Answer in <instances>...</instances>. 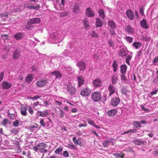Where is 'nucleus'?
Listing matches in <instances>:
<instances>
[{
	"mask_svg": "<svg viewBox=\"0 0 158 158\" xmlns=\"http://www.w3.org/2000/svg\"><path fill=\"white\" fill-rule=\"evenodd\" d=\"M64 37L62 34L59 31L55 32L50 35L49 39L52 40V42L57 44L62 41Z\"/></svg>",
	"mask_w": 158,
	"mask_h": 158,
	"instance_id": "obj_1",
	"label": "nucleus"
},
{
	"mask_svg": "<svg viewBox=\"0 0 158 158\" xmlns=\"http://www.w3.org/2000/svg\"><path fill=\"white\" fill-rule=\"evenodd\" d=\"M70 49H71V50L69 51H68L67 50H64L61 53V56L66 60L68 59L67 57H71L72 53L74 51V48L73 47L71 46Z\"/></svg>",
	"mask_w": 158,
	"mask_h": 158,
	"instance_id": "obj_2",
	"label": "nucleus"
},
{
	"mask_svg": "<svg viewBox=\"0 0 158 158\" xmlns=\"http://www.w3.org/2000/svg\"><path fill=\"white\" fill-rule=\"evenodd\" d=\"M41 21L40 19L38 18H34L31 19L29 21L27 22V25L26 26L27 29L31 30L33 27L32 26H30L29 25L32 24L39 23Z\"/></svg>",
	"mask_w": 158,
	"mask_h": 158,
	"instance_id": "obj_3",
	"label": "nucleus"
},
{
	"mask_svg": "<svg viewBox=\"0 0 158 158\" xmlns=\"http://www.w3.org/2000/svg\"><path fill=\"white\" fill-rule=\"evenodd\" d=\"M91 98L94 102H98L101 98V95L99 92H94L92 94Z\"/></svg>",
	"mask_w": 158,
	"mask_h": 158,
	"instance_id": "obj_4",
	"label": "nucleus"
},
{
	"mask_svg": "<svg viewBox=\"0 0 158 158\" xmlns=\"http://www.w3.org/2000/svg\"><path fill=\"white\" fill-rule=\"evenodd\" d=\"M102 82L103 80H102L98 78L93 81L92 84L94 87L97 88L102 86Z\"/></svg>",
	"mask_w": 158,
	"mask_h": 158,
	"instance_id": "obj_5",
	"label": "nucleus"
},
{
	"mask_svg": "<svg viewBox=\"0 0 158 158\" xmlns=\"http://www.w3.org/2000/svg\"><path fill=\"white\" fill-rule=\"evenodd\" d=\"M48 80L47 79H40L36 82V85L38 87H42L44 86L48 83Z\"/></svg>",
	"mask_w": 158,
	"mask_h": 158,
	"instance_id": "obj_6",
	"label": "nucleus"
},
{
	"mask_svg": "<svg viewBox=\"0 0 158 158\" xmlns=\"http://www.w3.org/2000/svg\"><path fill=\"white\" fill-rule=\"evenodd\" d=\"M90 89L86 88L83 89L81 92L80 94L83 96H88L91 93Z\"/></svg>",
	"mask_w": 158,
	"mask_h": 158,
	"instance_id": "obj_7",
	"label": "nucleus"
},
{
	"mask_svg": "<svg viewBox=\"0 0 158 158\" xmlns=\"http://www.w3.org/2000/svg\"><path fill=\"white\" fill-rule=\"evenodd\" d=\"M77 65L79 68V70L81 71H84L86 66V63L83 61H80L77 63Z\"/></svg>",
	"mask_w": 158,
	"mask_h": 158,
	"instance_id": "obj_8",
	"label": "nucleus"
},
{
	"mask_svg": "<svg viewBox=\"0 0 158 158\" xmlns=\"http://www.w3.org/2000/svg\"><path fill=\"white\" fill-rule=\"evenodd\" d=\"M120 101V100L118 98H114L111 101V105L113 106H116L119 104Z\"/></svg>",
	"mask_w": 158,
	"mask_h": 158,
	"instance_id": "obj_9",
	"label": "nucleus"
},
{
	"mask_svg": "<svg viewBox=\"0 0 158 158\" xmlns=\"http://www.w3.org/2000/svg\"><path fill=\"white\" fill-rule=\"evenodd\" d=\"M46 147V144L44 143H39L35 147L33 148L34 149L38 152L41 150L42 148H44Z\"/></svg>",
	"mask_w": 158,
	"mask_h": 158,
	"instance_id": "obj_10",
	"label": "nucleus"
},
{
	"mask_svg": "<svg viewBox=\"0 0 158 158\" xmlns=\"http://www.w3.org/2000/svg\"><path fill=\"white\" fill-rule=\"evenodd\" d=\"M67 89L71 95H74L76 92L75 87L72 85H69L67 86Z\"/></svg>",
	"mask_w": 158,
	"mask_h": 158,
	"instance_id": "obj_11",
	"label": "nucleus"
},
{
	"mask_svg": "<svg viewBox=\"0 0 158 158\" xmlns=\"http://www.w3.org/2000/svg\"><path fill=\"white\" fill-rule=\"evenodd\" d=\"M2 85L3 89H8L12 86V84L6 81H5L2 82Z\"/></svg>",
	"mask_w": 158,
	"mask_h": 158,
	"instance_id": "obj_12",
	"label": "nucleus"
},
{
	"mask_svg": "<svg viewBox=\"0 0 158 158\" xmlns=\"http://www.w3.org/2000/svg\"><path fill=\"white\" fill-rule=\"evenodd\" d=\"M27 107L24 105H22L21 107V113L22 115L24 116H27Z\"/></svg>",
	"mask_w": 158,
	"mask_h": 158,
	"instance_id": "obj_13",
	"label": "nucleus"
},
{
	"mask_svg": "<svg viewBox=\"0 0 158 158\" xmlns=\"http://www.w3.org/2000/svg\"><path fill=\"white\" fill-rule=\"evenodd\" d=\"M94 11L91 10L90 8H88L86 10L85 14L88 17H92L94 15Z\"/></svg>",
	"mask_w": 158,
	"mask_h": 158,
	"instance_id": "obj_14",
	"label": "nucleus"
},
{
	"mask_svg": "<svg viewBox=\"0 0 158 158\" xmlns=\"http://www.w3.org/2000/svg\"><path fill=\"white\" fill-rule=\"evenodd\" d=\"M77 80L78 82V86L81 87L84 83L85 80L84 77L82 76H79L77 78Z\"/></svg>",
	"mask_w": 158,
	"mask_h": 158,
	"instance_id": "obj_15",
	"label": "nucleus"
},
{
	"mask_svg": "<svg viewBox=\"0 0 158 158\" xmlns=\"http://www.w3.org/2000/svg\"><path fill=\"white\" fill-rule=\"evenodd\" d=\"M140 24L141 27L145 29H148L149 27V25L144 19H143L140 21Z\"/></svg>",
	"mask_w": 158,
	"mask_h": 158,
	"instance_id": "obj_16",
	"label": "nucleus"
},
{
	"mask_svg": "<svg viewBox=\"0 0 158 158\" xmlns=\"http://www.w3.org/2000/svg\"><path fill=\"white\" fill-rule=\"evenodd\" d=\"M125 30L129 34H133L134 33L135 30L134 29L130 26H126Z\"/></svg>",
	"mask_w": 158,
	"mask_h": 158,
	"instance_id": "obj_17",
	"label": "nucleus"
},
{
	"mask_svg": "<svg viewBox=\"0 0 158 158\" xmlns=\"http://www.w3.org/2000/svg\"><path fill=\"white\" fill-rule=\"evenodd\" d=\"M102 144L104 147H107L110 144H111L112 145H114V143L111 141H110V140H107L103 141Z\"/></svg>",
	"mask_w": 158,
	"mask_h": 158,
	"instance_id": "obj_18",
	"label": "nucleus"
},
{
	"mask_svg": "<svg viewBox=\"0 0 158 158\" xmlns=\"http://www.w3.org/2000/svg\"><path fill=\"white\" fill-rule=\"evenodd\" d=\"M113 155L117 158H123L124 155L122 152H119L113 153Z\"/></svg>",
	"mask_w": 158,
	"mask_h": 158,
	"instance_id": "obj_19",
	"label": "nucleus"
},
{
	"mask_svg": "<svg viewBox=\"0 0 158 158\" xmlns=\"http://www.w3.org/2000/svg\"><path fill=\"white\" fill-rule=\"evenodd\" d=\"M108 25L112 30H114L116 28L115 23L112 20H109L108 23Z\"/></svg>",
	"mask_w": 158,
	"mask_h": 158,
	"instance_id": "obj_20",
	"label": "nucleus"
},
{
	"mask_svg": "<svg viewBox=\"0 0 158 158\" xmlns=\"http://www.w3.org/2000/svg\"><path fill=\"white\" fill-rule=\"evenodd\" d=\"M127 17L130 20H132L134 18V16L133 12L131 10H127Z\"/></svg>",
	"mask_w": 158,
	"mask_h": 158,
	"instance_id": "obj_21",
	"label": "nucleus"
},
{
	"mask_svg": "<svg viewBox=\"0 0 158 158\" xmlns=\"http://www.w3.org/2000/svg\"><path fill=\"white\" fill-rule=\"evenodd\" d=\"M108 90L109 92V96H110L114 93L115 91V88L112 85H110L108 87Z\"/></svg>",
	"mask_w": 158,
	"mask_h": 158,
	"instance_id": "obj_22",
	"label": "nucleus"
},
{
	"mask_svg": "<svg viewBox=\"0 0 158 158\" xmlns=\"http://www.w3.org/2000/svg\"><path fill=\"white\" fill-rule=\"evenodd\" d=\"M118 54L120 56L123 57L127 55V53L125 49L122 48L119 51Z\"/></svg>",
	"mask_w": 158,
	"mask_h": 158,
	"instance_id": "obj_23",
	"label": "nucleus"
},
{
	"mask_svg": "<svg viewBox=\"0 0 158 158\" xmlns=\"http://www.w3.org/2000/svg\"><path fill=\"white\" fill-rule=\"evenodd\" d=\"M23 36L22 33H18L14 35L15 38L17 40H21Z\"/></svg>",
	"mask_w": 158,
	"mask_h": 158,
	"instance_id": "obj_24",
	"label": "nucleus"
},
{
	"mask_svg": "<svg viewBox=\"0 0 158 158\" xmlns=\"http://www.w3.org/2000/svg\"><path fill=\"white\" fill-rule=\"evenodd\" d=\"M103 22L99 19L97 18L96 19L95 24L97 27H100L102 25Z\"/></svg>",
	"mask_w": 158,
	"mask_h": 158,
	"instance_id": "obj_25",
	"label": "nucleus"
},
{
	"mask_svg": "<svg viewBox=\"0 0 158 158\" xmlns=\"http://www.w3.org/2000/svg\"><path fill=\"white\" fill-rule=\"evenodd\" d=\"M107 113L109 116H113L117 113V111L114 109H112L108 111Z\"/></svg>",
	"mask_w": 158,
	"mask_h": 158,
	"instance_id": "obj_26",
	"label": "nucleus"
},
{
	"mask_svg": "<svg viewBox=\"0 0 158 158\" xmlns=\"http://www.w3.org/2000/svg\"><path fill=\"white\" fill-rule=\"evenodd\" d=\"M51 74L53 76H55L56 78H60L61 77V73L58 71H55L51 73Z\"/></svg>",
	"mask_w": 158,
	"mask_h": 158,
	"instance_id": "obj_27",
	"label": "nucleus"
},
{
	"mask_svg": "<svg viewBox=\"0 0 158 158\" xmlns=\"http://www.w3.org/2000/svg\"><path fill=\"white\" fill-rule=\"evenodd\" d=\"M80 139H76V137H74L73 138V143L76 145H81V142L80 141Z\"/></svg>",
	"mask_w": 158,
	"mask_h": 158,
	"instance_id": "obj_28",
	"label": "nucleus"
},
{
	"mask_svg": "<svg viewBox=\"0 0 158 158\" xmlns=\"http://www.w3.org/2000/svg\"><path fill=\"white\" fill-rule=\"evenodd\" d=\"M112 83L113 84L117 83L118 81V76L117 74L113 75L112 78Z\"/></svg>",
	"mask_w": 158,
	"mask_h": 158,
	"instance_id": "obj_29",
	"label": "nucleus"
},
{
	"mask_svg": "<svg viewBox=\"0 0 158 158\" xmlns=\"http://www.w3.org/2000/svg\"><path fill=\"white\" fill-rule=\"evenodd\" d=\"M120 72L122 74H125L126 73L127 69V67L126 65H121L120 67Z\"/></svg>",
	"mask_w": 158,
	"mask_h": 158,
	"instance_id": "obj_30",
	"label": "nucleus"
},
{
	"mask_svg": "<svg viewBox=\"0 0 158 158\" xmlns=\"http://www.w3.org/2000/svg\"><path fill=\"white\" fill-rule=\"evenodd\" d=\"M33 76L32 74L29 75L25 78L27 82L29 83L33 79Z\"/></svg>",
	"mask_w": 158,
	"mask_h": 158,
	"instance_id": "obj_31",
	"label": "nucleus"
},
{
	"mask_svg": "<svg viewBox=\"0 0 158 158\" xmlns=\"http://www.w3.org/2000/svg\"><path fill=\"white\" fill-rule=\"evenodd\" d=\"M52 122V121L49 118H48L47 121L45 123V127H51L52 126L51 125V123Z\"/></svg>",
	"mask_w": 158,
	"mask_h": 158,
	"instance_id": "obj_32",
	"label": "nucleus"
},
{
	"mask_svg": "<svg viewBox=\"0 0 158 158\" xmlns=\"http://www.w3.org/2000/svg\"><path fill=\"white\" fill-rule=\"evenodd\" d=\"M132 45L136 49H138L142 46V44L139 42H134L133 43Z\"/></svg>",
	"mask_w": 158,
	"mask_h": 158,
	"instance_id": "obj_33",
	"label": "nucleus"
},
{
	"mask_svg": "<svg viewBox=\"0 0 158 158\" xmlns=\"http://www.w3.org/2000/svg\"><path fill=\"white\" fill-rule=\"evenodd\" d=\"M121 80L122 82L123 83H126L127 81V80L126 76L124 74H122L121 75Z\"/></svg>",
	"mask_w": 158,
	"mask_h": 158,
	"instance_id": "obj_34",
	"label": "nucleus"
},
{
	"mask_svg": "<svg viewBox=\"0 0 158 158\" xmlns=\"http://www.w3.org/2000/svg\"><path fill=\"white\" fill-rule=\"evenodd\" d=\"M19 52H18L17 50H15L13 53V58L14 59H17L19 56Z\"/></svg>",
	"mask_w": 158,
	"mask_h": 158,
	"instance_id": "obj_35",
	"label": "nucleus"
},
{
	"mask_svg": "<svg viewBox=\"0 0 158 158\" xmlns=\"http://www.w3.org/2000/svg\"><path fill=\"white\" fill-rule=\"evenodd\" d=\"M98 13L99 15L103 19L105 18V15L104 13V11L102 9H100L98 10Z\"/></svg>",
	"mask_w": 158,
	"mask_h": 158,
	"instance_id": "obj_36",
	"label": "nucleus"
},
{
	"mask_svg": "<svg viewBox=\"0 0 158 158\" xmlns=\"http://www.w3.org/2000/svg\"><path fill=\"white\" fill-rule=\"evenodd\" d=\"M133 143H134L135 145H139L143 144V142L139 139H134L133 141Z\"/></svg>",
	"mask_w": 158,
	"mask_h": 158,
	"instance_id": "obj_37",
	"label": "nucleus"
},
{
	"mask_svg": "<svg viewBox=\"0 0 158 158\" xmlns=\"http://www.w3.org/2000/svg\"><path fill=\"white\" fill-rule=\"evenodd\" d=\"M79 11V6L77 4L75 5L73 8V11L75 13H78Z\"/></svg>",
	"mask_w": 158,
	"mask_h": 158,
	"instance_id": "obj_38",
	"label": "nucleus"
},
{
	"mask_svg": "<svg viewBox=\"0 0 158 158\" xmlns=\"http://www.w3.org/2000/svg\"><path fill=\"white\" fill-rule=\"evenodd\" d=\"M83 23H84V27L87 30H88L89 27V22L87 21L86 19H85L83 21Z\"/></svg>",
	"mask_w": 158,
	"mask_h": 158,
	"instance_id": "obj_39",
	"label": "nucleus"
},
{
	"mask_svg": "<svg viewBox=\"0 0 158 158\" xmlns=\"http://www.w3.org/2000/svg\"><path fill=\"white\" fill-rule=\"evenodd\" d=\"M41 112L42 114V117H45L47 116L49 114V113L48 110H46Z\"/></svg>",
	"mask_w": 158,
	"mask_h": 158,
	"instance_id": "obj_40",
	"label": "nucleus"
},
{
	"mask_svg": "<svg viewBox=\"0 0 158 158\" xmlns=\"http://www.w3.org/2000/svg\"><path fill=\"white\" fill-rule=\"evenodd\" d=\"M86 121L89 124L91 125L92 126H93L94 124V121L90 118H87L86 119Z\"/></svg>",
	"mask_w": 158,
	"mask_h": 158,
	"instance_id": "obj_41",
	"label": "nucleus"
},
{
	"mask_svg": "<svg viewBox=\"0 0 158 158\" xmlns=\"http://www.w3.org/2000/svg\"><path fill=\"white\" fill-rule=\"evenodd\" d=\"M112 66L114 72H116L117 70V64L115 61H114L113 63Z\"/></svg>",
	"mask_w": 158,
	"mask_h": 158,
	"instance_id": "obj_42",
	"label": "nucleus"
},
{
	"mask_svg": "<svg viewBox=\"0 0 158 158\" xmlns=\"http://www.w3.org/2000/svg\"><path fill=\"white\" fill-rule=\"evenodd\" d=\"M132 56L131 55H128L127 56L126 58V62L129 65H130V63L129 62V61L131 59Z\"/></svg>",
	"mask_w": 158,
	"mask_h": 158,
	"instance_id": "obj_43",
	"label": "nucleus"
},
{
	"mask_svg": "<svg viewBox=\"0 0 158 158\" xmlns=\"http://www.w3.org/2000/svg\"><path fill=\"white\" fill-rule=\"evenodd\" d=\"M125 39L129 43H131L133 41V38L130 36H126Z\"/></svg>",
	"mask_w": 158,
	"mask_h": 158,
	"instance_id": "obj_44",
	"label": "nucleus"
},
{
	"mask_svg": "<svg viewBox=\"0 0 158 158\" xmlns=\"http://www.w3.org/2000/svg\"><path fill=\"white\" fill-rule=\"evenodd\" d=\"M92 37L97 38L98 36V34L94 31H92L90 34Z\"/></svg>",
	"mask_w": 158,
	"mask_h": 158,
	"instance_id": "obj_45",
	"label": "nucleus"
},
{
	"mask_svg": "<svg viewBox=\"0 0 158 158\" xmlns=\"http://www.w3.org/2000/svg\"><path fill=\"white\" fill-rule=\"evenodd\" d=\"M27 107V109H28V112L29 113L32 115L34 114V111L30 106H28Z\"/></svg>",
	"mask_w": 158,
	"mask_h": 158,
	"instance_id": "obj_46",
	"label": "nucleus"
},
{
	"mask_svg": "<svg viewBox=\"0 0 158 158\" xmlns=\"http://www.w3.org/2000/svg\"><path fill=\"white\" fill-rule=\"evenodd\" d=\"M158 91V89L156 90H155L154 91H152L150 93L148 94V96L149 97H151L153 95L156 94L157 93V92Z\"/></svg>",
	"mask_w": 158,
	"mask_h": 158,
	"instance_id": "obj_47",
	"label": "nucleus"
},
{
	"mask_svg": "<svg viewBox=\"0 0 158 158\" xmlns=\"http://www.w3.org/2000/svg\"><path fill=\"white\" fill-rule=\"evenodd\" d=\"M7 13H4L0 14V18L2 19H5V17H7Z\"/></svg>",
	"mask_w": 158,
	"mask_h": 158,
	"instance_id": "obj_48",
	"label": "nucleus"
},
{
	"mask_svg": "<svg viewBox=\"0 0 158 158\" xmlns=\"http://www.w3.org/2000/svg\"><path fill=\"white\" fill-rule=\"evenodd\" d=\"M136 131V130L135 129H131L128 131H125L124 133V134H128L129 133H134Z\"/></svg>",
	"mask_w": 158,
	"mask_h": 158,
	"instance_id": "obj_49",
	"label": "nucleus"
},
{
	"mask_svg": "<svg viewBox=\"0 0 158 158\" xmlns=\"http://www.w3.org/2000/svg\"><path fill=\"white\" fill-rule=\"evenodd\" d=\"M40 7V5H38L36 6H28L27 8L30 9H39Z\"/></svg>",
	"mask_w": 158,
	"mask_h": 158,
	"instance_id": "obj_50",
	"label": "nucleus"
},
{
	"mask_svg": "<svg viewBox=\"0 0 158 158\" xmlns=\"http://www.w3.org/2000/svg\"><path fill=\"white\" fill-rule=\"evenodd\" d=\"M62 148L61 147H58L55 151V153L57 154H59L62 150Z\"/></svg>",
	"mask_w": 158,
	"mask_h": 158,
	"instance_id": "obj_51",
	"label": "nucleus"
},
{
	"mask_svg": "<svg viewBox=\"0 0 158 158\" xmlns=\"http://www.w3.org/2000/svg\"><path fill=\"white\" fill-rule=\"evenodd\" d=\"M108 44L110 47H114V42L111 39H110L108 41Z\"/></svg>",
	"mask_w": 158,
	"mask_h": 158,
	"instance_id": "obj_52",
	"label": "nucleus"
},
{
	"mask_svg": "<svg viewBox=\"0 0 158 158\" xmlns=\"http://www.w3.org/2000/svg\"><path fill=\"white\" fill-rule=\"evenodd\" d=\"M69 146L68 147V148L70 149H77L76 146L72 143L69 144Z\"/></svg>",
	"mask_w": 158,
	"mask_h": 158,
	"instance_id": "obj_53",
	"label": "nucleus"
},
{
	"mask_svg": "<svg viewBox=\"0 0 158 158\" xmlns=\"http://www.w3.org/2000/svg\"><path fill=\"white\" fill-rule=\"evenodd\" d=\"M133 125L136 127V128L137 127H140L141 126L140 123L137 122H134L133 123Z\"/></svg>",
	"mask_w": 158,
	"mask_h": 158,
	"instance_id": "obj_54",
	"label": "nucleus"
},
{
	"mask_svg": "<svg viewBox=\"0 0 158 158\" xmlns=\"http://www.w3.org/2000/svg\"><path fill=\"white\" fill-rule=\"evenodd\" d=\"M1 38L3 40H5L8 39L9 36L7 35L3 34L1 35Z\"/></svg>",
	"mask_w": 158,
	"mask_h": 158,
	"instance_id": "obj_55",
	"label": "nucleus"
},
{
	"mask_svg": "<svg viewBox=\"0 0 158 158\" xmlns=\"http://www.w3.org/2000/svg\"><path fill=\"white\" fill-rule=\"evenodd\" d=\"M158 62V56L156 57L152 61L153 64L156 65Z\"/></svg>",
	"mask_w": 158,
	"mask_h": 158,
	"instance_id": "obj_56",
	"label": "nucleus"
},
{
	"mask_svg": "<svg viewBox=\"0 0 158 158\" xmlns=\"http://www.w3.org/2000/svg\"><path fill=\"white\" fill-rule=\"evenodd\" d=\"M114 30H112L110 31V32L111 35L114 37H115L116 35V34Z\"/></svg>",
	"mask_w": 158,
	"mask_h": 158,
	"instance_id": "obj_57",
	"label": "nucleus"
},
{
	"mask_svg": "<svg viewBox=\"0 0 158 158\" xmlns=\"http://www.w3.org/2000/svg\"><path fill=\"white\" fill-rule=\"evenodd\" d=\"M40 97V96L39 95H36L34 97H31L30 98L34 100L35 99H37Z\"/></svg>",
	"mask_w": 158,
	"mask_h": 158,
	"instance_id": "obj_58",
	"label": "nucleus"
},
{
	"mask_svg": "<svg viewBox=\"0 0 158 158\" xmlns=\"http://www.w3.org/2000/svg\"><path fill=\"white\" fill-rule=\"evenodd\" d=\"M84 124H82V123H81V124H80L79 125H78V127H86L87 126V123H86V122L85 121L84 122Z\"/></svg>",
	"mask_w": 158,
	"mask_h": 158,
	"instance_id": "obj_59",
	"label": "nucleus"
},
{
	"mask_svg": "<svg viewBox=\"0 0 158 158\" xmlns=\"http://www.w3.org/2000/svg\"><path fill=\"white\" fill-rule=\"evenodd\" d=\"M4 72H2L0 73V82L3 80L4 77Z\"/></svg>",
	"mask_w": 158,
	"mask_h": 158,
	"instance_id": "obj_60",
	"label": "nucleus"
},
{
	"mask_svg": "<svg viewBox=\"0 0 158 158\" xmlns=\"http://www.w3.org/2000/svg\"><path fill=\"white\" fill-rule=\"evenodd\" d=\"M143 53V50H140L137 53V56L138 58H139L141 55Z\"/></svg>",
	"mask_w": 158,
	"mask_h": 158,
	"instance_id": "obj_61",
	"label": "nucleus"
},
{
	"mask_svg": "<svg viewBox=\"0 0 158 158\" xmlns=\"http://www.w3.org/2000/svg\"><path fill=\"white\" fill-rule=\"evenodd\" d=\"M19 122L18 120H16L14 123H13V125L15 127H17L18 126Z\"/></svg>",
	"mask_w": 158,
	"mask_h": 158,
	"instance_id": "obj_62",
	"label": "nucleus"
},
{
	"mask_svg": "<svg viewBox=\"0 0 158 158\" xmlns=\"http://www.w3.org/2000/svg\"><path fill=\"white\" fill-rule=\"evenodd\" d=\"M60 117L61 118L63 117L64 116V113L62 110L60 109Z\"/></svg>",
	"mask_w": 158,
	"mask_h": 158,
	"instance_id": "obj_63",
	"label": "nucleus"
},
{
	"mask_svg": "<svg viewBox=\"0 0 158 158\" xmlns=\"http://www.w3.org/2000/svg\"><path fill=\"white\" fill-rule=\"evenodd\" d=\"M8 123V120L6 119H4L2 123V124L4 126H6Z\"/></svg>",
	"mask_w": 158,
	"mask_h": 158,
	"instance_id": "obj_64",
	"label": "nucleus"
}]
</instances>
